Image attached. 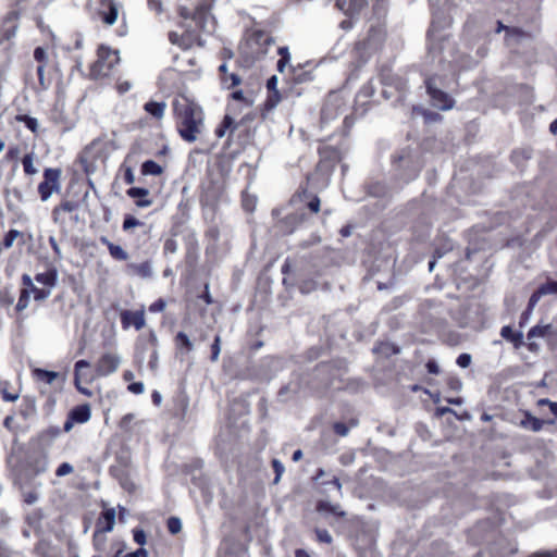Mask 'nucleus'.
Returning <instances> with one entry per match:
<instances>
[{
	"instance_id": "f257e3e1",
	"label": "nucleus",
	"mask_w": 557,
	"mask_h": 557,
	"mask_svg": "<svg viewBox=\"0 0 557 557\" xmlns=\"http://www.w3.org/2000/svg\"><path fill=\"white\" fill-rule=\"evenodd\" d=\"M121 357L115 351H106L100 355L94 366V374L84 372V369L90 368V362L85 359L77 360L74 364V385L82 395L86 397L92 396V391L85 387L83 383L89 384L96 377H106L120 368Z\"/></svg>"
},
{
	"instance_id": "8fccbe9b",
	"label": "nucleus",
	"mask_w": 557,
	"mask_h": 557,
	"mask_svg": "<svg viewBox=\"0 0 557 557\" xmlns=\"http://www.w3.org/2000/svg\"><path fill=\"white\" fill-rule=\"evenodd\" d=\"M16 121L22 122L25 126L34 134L38 133V121L37 119L27 114L16 115Z\"/></svg>"
},
{
	"instance_id": "13d9d810",
	"label": "nucleus",
	"mask_w": 557,
	"mask_h": 557,
	"mask_svg": "<svg viewBox=\"0 0 557 557\" xmlns=\"http://www.w3.org/2000/svg\"><path fill=\"white\" fill-rule=\"evenodd\" d=\"M166 528L171 534H177L182 530L181 519L177 517H170L166 521Z\"/></svg>"
},
{
	"instance_id": "39448f33",
	"label": "nucleus",
	"mask_w": 557,
	"mask_h": 557,
	"mask_svg": "<svg viewBox=\"0 0 557 557\" xmlns=\"http://www.w3.org/2000/svg\"><path fill=\"white\" fill-rule=\"evenodd\" d=\"M120 61L119 52L110 47L100 45L97 49V60L89 66V78L99 79L110 75Z\"/></svg>"
},
{
	"instance_id": "4c0bfd02",
	"label": "nucleus",
	"mask_w": 557,
	"mask_h": 557,
	"mask_svg": "<svg viewBox=\"0 0 557 557\" xmlns=\"http://www.w3.org/2000/svg\"><path fill=\"white\" fill-rule=\"evenodd\" d=\"M33 55H34V60L37 62L38 65H44V66L58 65L55 62H52L50 60L49 54L44 47H36L34 49Z\"/></svg>"
},
{
	"instance_id": "6ab92c4d",
	"label": "nucleus",
	"mask_w": 557,
	"mask_h": 557,
	"mask_svg": "<svg viewBox=\"0 0 557 557\" xmlns=\"http://www.w3.org/2000/svg\"><path fill=\"white\" fill-rule=\"evenodd\" d=\"M58 65L44 66L37 65L36 73L38 77V87L40 90H47L52 85L53 73H58Z\"/></svg>"
},
{
	"instance_id": "a211bd4d",
	"label": "nucleus",
	"mask_w": 557,
	"mask_h": 557,
	"mask_svg": "<svg viewBox=\"0 0 557 557\" xmlns=\"http://www.w3.org/2000/svg\"><path fill=\"white\" fill-rule=\"evenodd\" d=\"M313 78L312 71L306 70L304 64L289 65L287 79L294 85L312 82Z\"/></svg>"
},
{
	"instance_id": "bb28decb",
	"label": "nucleus",
	"mask_w": 557,
	"mask_h": 557,
	"mask_svg": "<svg viewBox=\"0 0 557 557\" xmlns=\"http://www.w3.org/2000/svg\"><path fill=\"white\" fill-rule=\"evenodd\" d=\"M69 416L76 423H86L90 420L91 417L90 406L88 404L75 406L70 410Z\"/></svg>"
},
{
	"instance_id": "2f4dec72",
	"label": "nucleus",
	"mask_w": 557,
	"mask_h": 557,
	"mask_svg": "<svg viewBox=\"0 0 557 557\" xmlns=\"http://www.w3.org/2000/svg\"><path fill=\"white\" fill-rule=\"evenodd\" d=\"M166 104L163 101H148L144 104V110L156 120H161L164 116Z\"/></svg>"
},
{
	"instance_id": "338daca9",
	"label": "nucleus",
	"mask_w": 557,
	"mask_h": 557,
	"mask_svg": "<svg viewBox=\"0 0 557 557\" xmlns=\"http://www.w3.org/2000/svg\"><path fill=\"white\" fill-rule=\"evenodd\" d=\"M298 288L301 294H309L317 288V282L313 280H304L299 283Z\"/></svg>"
},
{
	"instance_id": "f03ea898",
	"label": "nucleus",
	"mask_w": 557,
	"mask_h": 557,
	"mask_svg": "<svg viewBox=\"0 0 557 557\" xmlns=\"http://www.w3.org/2000/svg\"><path fill=\"white\" fill-rule=\"evenodd\" d=\"M173 116L176 129L183 140L194 143L201 132L203 114L199 106L182 97L173 101Z\"/></svg>"
},
{
	"instance_id": "c03bdc74",
	"label": "nucleus",
	"mask_w": 557,
	"mask_h": 557,
	"mask_svg": "<svg viewBox=\"0 0 557 557\" xmlns=\"http://www.w3.org/2000/svg\"><path fill=\"white\" fill-rule=\"evenodd\" d=\"M131 468H123L122 466L112 465L109 468V473L112 478H114L116 481L127 480V476L129 473Z\"/></svg>"
},
{
	"instance_id": "bf43d9fd",
	"label": "nucleus",
	"mask_w": 557,
	"mask_h": 557,
	"mask_svg": "<svg viewBox=\"0 0 557 557\" xmlns=\"http://www.w3.org/2000/svg\"><path fill=\"white\" fill-rule=\"evenodd\" d=\"M420 112L423 115L425 123L429 124L440 122L443 119V116L440 113L431 110L420 109Z\"/></svg>"
},
{
	"instance_id": "1a4fd4ad",
	"label": "nucleus",
	"mask_w": 557,
	"mask_h": 557,
	"mask_svg": "<svg viewBox=\"0 0 557 557\" xmlns=\"http://www.w3.org/2000/svg\"><path fill=\"white\" fill-rule=\"evenodd\" d=\"M283 368V360L281 358L267 356L252 367L251 375L257 380L270 382Z\"/></svg>"
},
{
	"instance_id": "f3484780",
	"label": "nucleus",
	"mask_w": 557,
	"mask_h": 557,
	"mask_svg": "<svg viewBox=\"0 0 557 557\" xmlns=\"http://www.w3.org/2000/svg\"><path fill=\"white\" fill-rule=\"evenodd\" d=\"M81 203L77 200L64 199L57 205L51 212L52 220L55 224L63 225L65 220L63 213H71L79 208Z\"/></svg>"
},
{
	"instance_id": "72a5a7b5",
	"label": "nucleus",
	"mask_w": 557,
	"mask_h": 557,
	"mask_svg": "<svg viewBox=\"0 0 557 557\" xmlns=\"http://www.w3.org/2000/svg\"><path fill=\"white\" fill-rule=\"evenodd\" d=\"M33 377L45 384H52L58 377L59 373L55 371H49L40 368H36L32 371Z\"/></svg>"
},
{
	"instance_id": "2eb2a0df",
	"label": "nucleus",
	"mask_w": 557,
	"mask_h": 557,
	"mask_svg": "<svg viewBox=\"0 0 557 557\" xmlns=\"http://www.w3.org/2000/svg\"><path fill=\"white\" fill-rule=\"evenodd\" d=\"M98 16L106 25H113L119 15L117 7L114 0H99Z\"/></svg>"
},
{
	"instance_id": "603ef678",
	"label": "nucleus",
	"mask_w": 557,
	"mask_h": 557,
	"mask_svg": "<svg viewBox=\"0 0 557 557\" xmlns=\"http://www.w3.org/2000/svg\"><path fill=\"white\" fill-rule=\"evenodd\" d=\"M240 82H242V78L239 77V75H237L235 73H231L227 75H221V84L226 89H230L232 87L239 85Z\"/></svg>"
},
{
	"instance_id": "9b49d317",
	"label": "nucleus",
	"mask_w": 557,
	"mask_h": 557,
	"mask_svg": "<svg viewBox=\"0 0 557 557\" xmlns=\"http://www.w3.org/2000/svg\"><path fill=\"white\" fill-rule=\"evenodd\" d=\"M375 92V87L372 81L363 84L358 90L355 104H354V113L358 116L364 115L371 107V98Z\"/></svg>"
},
{
	"instance_id": "49530a36",
	"label": "nucleus",
	"mask_w": 557,
	"mask_h": 557,
	"mask_svg": "<svg viewBox=\"0 0 557 557\" xmlns=\"http://www.w3.org/2000/svg\"><path fill=\"white\" fill-rule=\"evenodd\" d=\"M257 206V197L247 191L242 193V207L247 212H253Z\"/></svg>"
},
{
	"instance_id": "4468645a",
	"label": "nucleus",
	"mask_w": 557,
	"mask_h": 557,
	"mask_svg": "<svg viewBox=\"0 0 557 557\" xmlns=\"http://www.w3.org/2000/svg\"><path fill=\"white\" fill-rule=\"evenodd\" d=\"M446 38V35L442 33L437 22L435 20L432 21L428 33V50L430 53H440L443 49L442 41Z\"/></svg>"
},
{
	"instance_id": "052dcab7",
	"label": "nucleus",
	"mask_w": 557,
	"mask_h": 557,
	"mask_svg": "<svg viewBox=\"0 0 557 557\" xmlns=\"http://www.w3.org/2000/svg\"><path fill=\"white\" fill-rule=\"evenodd\" d=\"M126 159H128V157ZM125 163L126 162H124L121 166V170L123 171V181L125 184L132 185L135 182L134 171L131 166L126 165Z\"/></svg>"
},
{
	"instance_id": "c85d7f7f",
	"label": "nucleus",
	"mask_w": 557,
	"mask_h": 557,
	"mask_svg": "<svg viewBox=\"0 0 557 557\" xmlns=\"http://www.w3.org/2000/svg\"><path fill=\"white\" fill-rule=\"evenodd\" d=\"M297 197L299 198V201H306V198H309V201H307L306 207L312 213H318L320 211L321 201L318 195L310 193L307 188H302L297 193Z\"/></svg>"
},
{
	"instance_id": "393cba45",
	"label": "nucleus",
	"mask_w": 557,
	"mask_h": 557,
	"mask_svg": "<svg viewBox=\"0 0 557 557\" xmlns=\"http://www.w3.org/2000/svg\"><path fill=\"white\" fill-rule=\"evenodd\" d=\"M547 424H554L555 420H542L536 417H534L530 411H525L523 414V419L521 420L520 424L522 428L533 431V432H540L543 429V425Z\"/></svg>"
},
{
	"instance_id": "ea45409f",
	"label": "nucleus",
	"mask_w": 557,
	"mask_h": 557,
	"mask_svg": "<svg viewBox=\"0 0 557 557\" xmlns=\"http://www.w3.org/2000/svg\"><path fill=\"white\" fill-rule=\"evenodd\" d=\"M117 466H122L123 468H131L132 466V454L128 448H122L120 451L115 454V463Z\"/></svg>"
},
{
	"instance_id": "ddd939ff",
	"label": "nucleus",
	"mask_w": 557,
	"mask_h": 557,
	"mask_svg": "<svg viewBox=\"0 0 557 557\" xmlns=\"http://www.w3.org/2000/svg\"><path fill=\"white\" fill-rule=\"evenodd\" d=\"M120 320L123 330L134 326L135 330L139 331L146 325L145 311L143 309L136 311L123 310L120 313Z\"/></svg>"
},
{
	"instance_id": "9d476101",
	"label": "nucleus",
	"mask_w": 557,
	"mask_h": 557,
	"mask_svg": "<svg viewBox=\"0 0 557 557\" xmlns=\"http://www.w3.org/2000/svg\"><path fill=\"white\" fill-rule=\"evenodd\" d=\"M393 166L396 175L404 183L414 180L420 172V168L405 153L393 158Z\"/></svg>"
},
{
	"instance_id": "680f3d73",
	"label": "nucleus",
	"mask_w": 557,
	"mask_h": 557,
	"mask_svg": "<svg viewBox=\"0 0 557 557\" xmlns=\"http://www.w3.org/2000/svg\"><path fill=\"white\" fill-rule=\"evenodd\" d=\"M396 89L398 90V97H397V101H404L405 100V97L407 96L408 94V85H407V82L401 79V78H398L396 81V85H395Z\"/></svg>"
},
{
	"instance_id": "3c124183",
	"label": "nucleus",
	"mask_w": 557,
	"mask_h": 557,
	"mask_svg": "<svg viewBox=\"0 0 557 557\" xmlns=\"http://www.w3.org/2000/svg\"><path fill=\"white\" fill-rule=\"evenodd\" d=\"M210 236H211V242L212 240L219 242L221 236H222V246L224 248H227V245H228V242H230V231L227 228H224L222 231V234H221V232L218 228H212L211 227Z\"/></svg>"
},
{
	"instance_id": "412c9836",
	"label": "nucleus",
	"mask_w": 557,
	"mask_h": 557,
	"mask_svg": "<svg viewBox=\"0 0 557 557\" xmlns=\"http://www.w3.org/2000/svg\"><path fill=\"white\" fill-rule=\"evenodd\" d=\"M18 17L20 14L16 11H11L5 15L4 25L1 34L2 39L10 40L16 35L18 28Z\"/></svg>"
},
{
	"instance_id": "a878e982",
	"label": "nucleus",
	"mask_w": 557,
	"mask_h": 557,
	"mask_svg": "<svg viewBox=\"0 0 557 557\" xmlns=\"http://www.w3.org/2000/svg\"><path fill=\"white\" fill-rule=\"evenodd\" d=\"M315 510L324 517L334 516L343 518L346 515L338 504H332L329 500H319L315 505Z\"/></svg>"
},
{
	"instance_id": "e2e57ef3",
	"label": "nucleus",
	"mask_w": 557,
	"mask_h": 557,
	"mask_svg": "<svg viewBox=\"0 0 557 557\" xmlns=\"http://www.w3.org/2000/svg\"><path fill=\"white\" fill-rule=\"evenodd\" d=\"M314 533H315L317 540L320 543L331 544L333 541L332 535L330 534V532L326 529L317 528L314 530Z\"/></svg>"
},
{
	"instance_id": "b1692460",
	"label": "nucleus",
	"mask_w": 557,
	"mask_h": 557,
	"mask_svg": "<svg viewBox=\"0 0 557 557\" xmlns=\"http://www.w3.org/2000/svg\"><path fill=\"white\" fill-rule=\"evenodd\" d=\"M126 195L135 200L138 208H147L152 205V199L148 198L149 190L144 187H131L126 190Z\"/></svg>"
},
{
	"instance_id": "a19ab883",
	"label": "nucleus",
	"mask_w": 557,
	"mask_h": 557,
	"mask_svg": "<svg viewBox=\"0 0 557 557\" xmlns=\"http://www.w3.org/2000/svg\"><path fill=\"white\" fill-rule=\"evenodd\" d=\"M358 421L356 419H351L349 421V424H346L344 422H334L333 423V430L335 434H337L341 437H345L348 435L350 428L357 426Z\"/></svg>"
},
{
	"instance_id": "20e7f679",
	"label": "nucleus",
	"mask_w": 557,
	"mask_h": 557,
	"mask_svg": "<svg viewBox=\"0 0 557 557\" xmlns=\"http://www.w3.org/2000/svg\"><path fill=\"white\" fill-rule=\"evenodd\" d=\"M426 94L432 107L448 111L454 108L455 99L443 90L444 79L438 75H431L424 79Z\"/></svg>"
},
{
	"instance_id": "c9c22d12",
	"label": "nucleus",
	"mask_w": 557,
	"mask_h": 557,
	"mask_svg": "<svg viewBox=\"0 0 557 557\" xmlns=\"http://www.w3.org/2000/svg\"><path fill=\"white\" fill-rule=\"evenodd\" d=\"M372 351L374 354H381L385 357H391L399 352L398 346L389 342H380L373 346Z\"/></svg>"
},
{
	"instance_id": "e433bc0d",
	"label": "nucleus",
	"mask_w": 557,
	"mask_h": 557,
	"mask_svg": "<svg viewBox=\"0 0 557 557\" xmlns=\"http://www.w3.org/2000/svg\"><path fill=\"white\" fill-rule=\"evenodd\" d=\"M127 268L136 275L143 277V278H147V277H150L152 275V270H151V263L150 261H144L141 263H131L127 265Z\"/></svg>"
},
{
	"instance_id": "0eeeda50",
	"label": "nucleus",
	"mask_w": 557,
	"mask_h": 557,
	"mask_svg": "<svg viewBox=\"0 0 557 557\" xmlns=\"http://www.w3.org/2000/svg\"><path fill=\"white\" fill-rule=\"evenodd\" d=\"M62 170L60 168H46L42 181L38 184L37 193L41 201H47L53 193L61 189Z\"/></svg>"
},
{
	"instance_id": "dca6fc26",
	"label": "nucleus",
	"mask_w": 557,
	"mask_h": 557,
	"mask_svg": "<svg viewBox=\"0 0 557 557\" xmlns=\"http://www.w3.org/2000/svg\"><path fill=\"white\" fill-rule=\"evenodd\" d=\"M318 153L320 157V164L324 166H334L335 163L342 160V151L337 147H333L330 145H321L318 148Z\"/></svg>"
},
{
	"instance_id": "69168bd1",
	"label": "nucleus",
	"mask_w": 557,
	"mask_h": 557,
	"mask_svg": "<svg viewBox=\"0 0 557 557\" xmlns=\"http://www.w3.org/2000/svg\"><path fill=\"white\" fill-rule=\"evenodd\" d=\"M368 194L374 197H382L385 194V186L379 182L372 183L368 187Z\"/></svg>"
},
{
	"instance_id": "f704fd0d",
	"label": "nucleus",
	"mask_w": 557,
	"mask_h": 557,
	"mask_svg": "<svg viewBox=\"0 0 557 557\" xmlns=\"http://www.w3.org/2000/svg\"><path fill=\"white\" fill-rule=\"evenodd\" d=\"M35 280L45 286L53 287L58 281V272L54 268H51L44 273H37Z\"/></svg>"
},
{
	"instance_id": "f8f14e48",
	"label": "nucleus",
	"mask_w": 557,
	"mask_h": 557,
	"mask_svg": "<svg viewBox=\"0 0 557 557\" xmlns=\"http://www.w3.org/2000/svg\"><path fill=\"white\" fill-rule=\"evenodd\" d=\"M194 7L193 11L182 8L180 14L184 18H191L199 29H203L209 15V0H200L194 3Z\"/></svg>"
},
{
	"instance_id": "37998d69",
	"label": "nucleus",
	"mask_w": 557,
	"mask_h": 557,
	"mask_svg": "<svg viewBox=\"0 0 557 557\" xmlns=\"http://www.w3.org/2000/svg\"><path fill=\"white\" fill-rule=\"evenodd\" d=\"M29 299H30V289L28 287L24 286L20 292L18 300L15 306L16 312H22L23 310H25L28 307Z\"/></svg>"
},
{
	"instance_id": "c756f323",
	"label": "nucleus",
	"mask_w": 557,
	"mask_h": 557,
	"mask_svg": "<svg viewBox=\"0 0 557 557\" xmlns=\"http://www.w3.org/2000/svg\"><path fill=\"white\" fill-rule=\"evenodd\" d=\"M175 348L181 356L187 355L193 350V342L186 333L178 332L174 337Z\"/></svg>"
},
{
	"instance_id": "09e8293b",
	"label": "nucleus",
	"mask_w": 557,
	"mask_h": 557,
	"mask_svg": "<svg viewBox=\"0 0 557 557\" xmlns=\"http://www.w3.org/2000/svg\"><path fill=\"white\" fill-rule=\"evenodd\" d=\"M22 236V233L17 230H10L0 242V249H9L12 247L14 240Z\"/></svg>"
},
{
	"instance_id": "cd10ccee",
	"label": "nucleus",
	"mask_w": 557,
	"mask_h": 557,
	"mask_svg": "<svg viewBox=\"0 0 557 557\" xmlns=\"http://www.w3.org/2000/svg\"><path fill=\"white\" fill-rule=\"evenodd\" d=\"M100 243L108 248L112 259L117 261H126L128 259V253L121 246L110 242L106 236L100 237Z\"/></svg>"
},
{
	"instance_id": "7ed1b4c3",
	"label": "nucleus",
	"mask_w": 557,
	"mask_h": 557,
	"mask_svg": "<svg viewBox=\"0 0 557 557\" xmlns=\"http://www.w3.org/2000/svg\"><path fill=\"white\" fill-rule=\"evenodd\" d=\"M274 44V38L262 29H249L246 32L245 41L239 47L240 58L247 65H253L264 58L269 47Z\"/></svg>"
},
{
	"instance_id": "79ce46f5",
	"label": "nucleus",
	"mask_w": 557,
	"mask_h": 557,
	"mask_svg": "<svg viewBox=\"0 0 557 557\" xmlns=\"http://www.w3.org/2000/svg\"><path fill=\"white\" fill-rule=\"evenodd\" d=\"M35 412H36L35 399L29 396L23 397L20 413L26 418L28 416L34 414Z\"/></svg>"
},
{
	"instance_id": "aec40b11",
	"label": "nucleus",
	"mask_w": 557,
	"mask_h": 557,
	"mask_svg": "<svg viewBox=\"0 0 557 557\" xmlns=\"http://www.w3.org/2000/svg\"><path fill=\"white\" fill-rule=\"evenodd\" d=\"M366 4V0H335L337 9L350 17L359 14Z\"/></svg>"
},
{
	"instance_id": "423d86ee",
	"label": "nucleus",
	"mask_w": 557,
	"mask_h": 557,
	"mask_svg": "<svg viewBox=\"0 0 557 557\" xmlns=\"http://www.w3.org/2000/svg\"><path fill=\"white\" fill-rule=\"evenodd\" d=\"M115 524V510L109 508L103 510L96 520L95 531L92 534V546L95 550L101 553L106 548V534L113 530Z\"/></svg>"
},
{
	"instance_id": "5fc2aeb1",
	"label": "nucleus",
	"mask_w": 557,
	"mask_h": 557,
	"mask_svg": "<svg viewBox=\"0 0 557 557\" xmlns=\"http://www.w3.org/2000/svg\"><path fill=\"white\" fill-rule=\"evenodd\" d=\"M143 225H144V223L141 221H139L138 219H136L134 215L125 214L124 219H123L122 230L124 232H129L132 228H134L136 226H143Z\"/></svg>"
},
{
	"instance_id": "7c9ffc66",
	"label": "nucleus",
	"mask_w": 557,
	"mask_h": 557,
	"mask_svg": "<svg viewBox=\"0 0 557 557\" xmlns=\"http://www.w3.org/2000/svg\"><path fill=\"white\" fill-rule=\"evenodd\" d=\"M237 128V124L230 114H225L222 122L216 126L214 134L218 138H222L228 132L231 135Z\"/></svg>"
},
{
	"instance_id": "473e14b6",
	"label": "nucleus",
	"mask_w": 557,
	"mask_h": 557,
	"mask_svg": "<svg viewBox=\"0 0 557 557\" xmlns=\"http://www.w3.org/2000/svg\"><path fill=\"white\" fill-rule=\"evenodd\" d=\"M22 284L30 289V294H34L35 300H44L50 295V289L38 288L33 284L29 275L24 274L22 276Z\"/></svg>"
},
{
	"instance_id": "4be33fe9",
	"label": "nucleus",
	"mask_w": 557,
	"mask_h": 557,
	"mask_svg": "<svg viewBox=\"0 0 557 557\" xmlns=\"http://www.w3.org/2000/svg\"><path fill=\"white\" fill-rule=\"evenodd\" d=\"M500 336L512 344L516 349L521 348L524 343V335L521 330L515 331L510 325H504L500 329Z\"/></svg>"
},
{
	"instance_id": "de8ad7c7",
	"label": "nucleus",
	"mask_w": 557,
	"mask_h": 557,
	"mask_svg": "<svg viewBox=\"0 0 557 557\" xmlns=\"http://www.w3.org/2000/svg\"><path fill=\"white\" fill-rule=\"evenodd\" d=\"M34 152H29L22 158L23 170L26 175H34L37 173V169L34 165Z\"/></svg>"
},
{
	"instance_id": "0e129e2a",
	"label": "nucleus",
	"mask_w": 557,
	"mask_h": 557,
	"mask_svg": "<svg viewBox=\"0 0 557 557\" xmlns=\"http://www.w3.org/2000/svg\"><path fill=\"white\" fill-rule=\"evenodd\" d=\"M101 144L100 140H92L89 146H87L84 150L87 158H90L91 161H96L98 159V154L96 153V150L98 146Z\"/></svg>"
},
{
	"instance_id": "864d4df0",
	"label": "nucleus",
	"mask_w": 557,
	"mask_h": 557,
	"mask_svg": "<svg viewBox=\"0 0 557 557\" xmlns=\"http://www.w3.org/2000/svg\"><path fill=\"white\" fill-rule=\"evenodd\" d=\"M550 327H552V324H545V325L536 324L529 330V332L527 333V337H528V339H531L535 336H545L546 334H548Z\"/></svg>"
},
{
	"instance_id": "6e6d98bb",
	"label": "nucleus",
	"mask_w": 557,
	"mask_h": 557,
	"mask_svg": "<svg viewBox=\"0 0 557 557\" xmlns=\"http://www.w3.org/2000/svg\"><path fill=\"white\" fill-rule=\"evenodd\" d=\"M282 97L280 90L269 91V96L264 102V108L267 110H273L280 103Z\"/></svg>"
},
{
	"instance_id": "58836bf2",
	"label": "nucleus",
	"mask_w": 557,
	"mask_h": 557,
	"mask_svg": "<svg viewBox=\"0 0 557 557\" xmlns=\"http://www.w3.org/2000/svg\"><path fill=\"white\" fill-rule=\"evenodd\" d=\"M140 172L143 175H161L163 168L153 160H147L141 164Z\"/></svg>"
},
{
	"instance_id": "a18cd8bd",
	"label": "nucleus",
	"mask_w": 557,
	"mask_h": 557,
	"mask_svg": "<svg viewBox=\"0 0 557 557\" xmlns=\"http://www.w3.org/2000/svg\"><path fill=\"white\" fill-rule=\"evenodd\" d=\"M502 30H505L506 37L521 38L524 36L523 30H521L519 28L506 26L503 24L502 21H497V27H496L495 32L500 33Z\"/></svg>"
},
{
	"instance_id": "4d7b16f0",
	"label": "nucleus",
	"mask_w": 557,
	"mask_h": 557,
	"mask_svg": "<svg viewBox=\"0 0 557 557\" xmlns=\"http://www.w3.org/2000/svg\"><path fill=\"white\" fill-rule=\"evenodd\" d=\"M272 468L274 470V473H275V476H274V480H273V484H277L285 471V467L283 465V462L280 460V459H272Z\"/></svg>"
},
{
	"instance_id": "6e6552de",
	"label": "nucleus",
	"mask_w": 557,
	"mask_h": 557,
	"mask_svg": "<svg viewBox=\"0 0 557 557\" xmlns=\"http://www.w3.org/2000/svg\"><path fill=\"white\" fill-rule=\"evenodd\" d=\"M346 110V101L339 92L332 91L325 98L320 113V122L326 125L337 119Z\"/></svg>"
},
{
	"instance_id": "774afa93",
	"label": "nucleus",
	"mask_w": 557,
	"mask_h": 557,
	"mask_svg": "<svg viewBox=\"0 0 557 557\" xmlns=\"http://www.w3.org/2000/svg\"><path fill=\"white\" fill-rule=\"evenodd\" d=\"M541 290L545 295L557 294V281L549 280V281L541 284Z\"/></svg>"
},
{
	"instance_id": "5701e85b",
	"label": "nucleus",
	"mask_w": 557,
	"mask_h": 557,
	"mask_svg": "<svg viewBox=\"0 0 557 557\" xmlns=\"http://www.w3.org/2000/svg\"><path fill=\"white\" fill-rule=\"evenodd\" d=\"M21 396V388L8 380L0 379V397L5 403H14Z\"/></svg>"
}]
</instances>
